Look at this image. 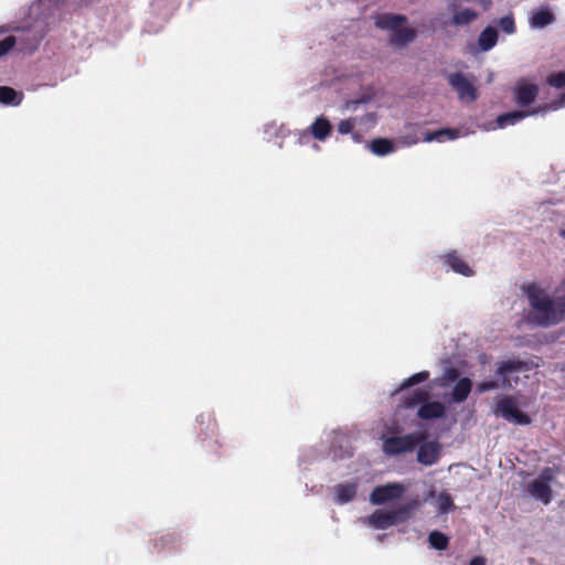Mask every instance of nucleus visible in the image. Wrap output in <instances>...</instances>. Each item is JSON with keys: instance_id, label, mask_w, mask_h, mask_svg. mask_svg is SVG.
Listing matches in <instances>:
<instances>
[{"instance_id": "obj_1", "label": "nucleus", "mask_w": 565, "mask_h": 565, "mask_svg": "<svg viewBox=\"0 0 565 565\" xmlns=\"http://www.w3.org/2000/svg\"><path fill=\"white\" fill-rule=\"evenodd\" d=\"M529 303L533 309L531 321L539 326H552L565 319V298H551L542 288L531 285L526 288Z\"/></svg>"}, {"instance_id": "obj_2", "label": "nucleus", "mask_w": 565, "mask_h": 565, "mask_svg": "<svg viewBox=\"0 0 565 565\" xmlns=\"http://www.w3.org/2000/svg\"><path fill=\"white\" fill-rule=\"evenodd\" d=\"M537 365L533 362L520 361V360H509L501 362L497 369L495 375L499 377V381H486L478 384L477 391L479 393H484L498 387H511V375L515 373H521L525 371H531Z\"/></svg>"}, {"instance_id": "obj_3", "label": "nucleus", "mask_w": 565, "mask_h": 565, "mask_svg": "<svg viewBox=\"0 0 565 565\" xmlns=\"http://www.w3.org/2000/svg\"><path fill=\"white\" fill-rule=\"evenodd\" d=\"M446 79L450 87L457 93L458 99L463 103H473L478 98L476 78L460 72L449 73Z\"/></svg>"}, {"instance_id": "obj_4", "label": "nucleus", "mask_w": 565, "mask_h": 565, "mask_svg": "<svg viewBox=\"0 0 565 565\" xmlns=\"http://www.w3.org/2000/svg\"><path fill=\"white\" fill-rule=\"evenodd\" d=\"M423 434H408L401 437H390L383 443V450L386 455L394 456L403 452H409L423 441Z\"/></svg>"}, {"instance_id": "obj_5", "label": "nucleus", "mask_w": 565, "mask_h": 565, "mask_svg": "<svg viewBox=\"0 0 565 565\" xmlns=\"http://www.w3.org/2000/svg\"><path fill=\"white\" fill-rule=\"evenodd\" d=\"M494 413L497 416H501L513 424L527 425L531 423L530 417L522 413L510 397L501 398L497 404Z\"/></svg>"}, {"instance_id": "obj_6", "label": "nucleus", "mask_w": 565, "mask_h": 565, "mask_svg": "<svg viewBox=\"0 0 565 565\" xmlns=\"http://www.w3.org/2000/svg\"><path fill=\"white\" fill-rule=\"evenodd\" d=\"M404 491L405 487L398 482L379 486L371 492L370 501L374 505L384 504L392 500L399 499Z\"/></svg>"}, {"instance_id": "obj_7", "label": "nucleus", "mask_w": 565, "mask_h": 565, "mask_svg": "<svg viewBox=\"0 0 565 565\" xmlns=\"http://www.w3.org/2000/svg\"><path fill=\"white\" fill-rule=\"evenodd\" d=\"M332 126L330 121L323 117H318L307 130L300 132L299 142L302 143L308 140L309 135L319 141H324L331 134Z\"/></svg>"}, {"instance_id": "obj_8", "label": "nucleus", "mask_w": 565, "mask_h": 565, "mask_svg": "<svg viewBox=\"0 0 565 565\" xmlns=\"http://www.w3.org/2000/svg\"><path fill=\"white\" fill-rule=\"evenodd\" d=\"M537 94L539 86L536 84L529 83L525 79H520L514 88L515 103L520 107L531 105L535 100Z\"/></svg>"}, {"instance_id": "obj_9", "label": "nucleus", "mask_w": 565, "mask_h": 565, "mask_svg": "<svg viewBox=\"0 0 565 565\" xmlns=\"http://www.w3.org/2000/svg\"><path fill=\"white\" fill-rule=\"evenodd\" d=\"M440 456V445L437 441H427L419 446L417 460L422 465L431 466L437 462Z\"/></svg>"}, {"instance_id": "obj_10", "label": "nucleus", "mask_w": 565, "mask_h": 565, "mask_svg": "<svg viewBox=\"0 0 565 565\" xmlns=\"http://www.w3.org/2000/svg\"><path fill=\"white\" fill-rule=\"evenodd\" d=\"M529 494L543 502L544 504H548L552 500V489L550 484L544 482L543 480L534 479L527 484Z\"/></svg>"}, {"instance_id": "obj_11", "label": "nucleus", "mask_w": 565, "mask_h": 565, "mask_svg": "<svg viewBox=\"0 0 565 565\" xmlns=\"http://www.w3.org/2000/svg\"><path fill=\"white\" fill-rule=\"evenodd\" d=\"M407 22V18L403 14L382 13L375 17V25L382 30L395 31Z\"/></svg>"}, {"instance_id": "obj_12", "label": "nucleus", "mask_w": 565, "mask_h": 565, "mask_svg": "<svg viewBox=\"0 0 565 565\" xmlns=\"http://www.w3.org/2000/svg\"><path fill=\"white\" fill-rule=\"evenodd\" d=\"M554 13L547 7H542L532 12L529 23L532 29H543L554 23Z\"/></svg>"}, {"instance_id": "obj_13", "label": "nucleus", "mask_w": 565, "mask_h": 565, "mask_svg": "<svg viewBox=\"0 0 565 565\" xmlns=\"http://www.w3.org/2000/svg\"><path fill=\"white\" fill-rule=\"evenodd\" d=\"M364 523L379 530H384L394 525L390 510H376L364 520Z\"/></svg>"}, {"instance_id": "obj_14", "label": "nucleus", "mask_w": 565, "mask_h": 565, "mask_svg": "<svg viewBox=\"0 0 565 565\" xmlns=\"http://www.w3.org/2000/svg\"><path fill=\"white\" fill-rule=\"evenodd\" d=\"M418 507H419V500L413 499L412 501L404 503L395 509H391L390 512H391L394 525L408 520L411 518L412 513L416 509H418Z\"/></svg>"}, {"instance_id": "obj_15", "label": "nucleus", "mask_w": 565, "mask_h": 565, "mask_svg": "<svg viewBox=\"0 0 565 565\" xmlns=\"http://www.w3.org/2000/svg\"><path fill=\"white\" fill-rule=\"evenodd\" d=\"M529 115V113L522 110H513L510 113L502 114L498 116V118L495 119V124L491 127H487V129L504 128L507 126L514 125Z\"/></svg>"}, {"instance_id": "obj_16", "label": "nucleus", "mask_w": 565, "mask_h": 565, "mask_svg": "<svg viewBox=\"0 0 565 565\" xmlns=\"http://www.w3.org/2000/svg\"><path fill=\"white\" fill-rule=\"evenodd\" d=\"M445 406L440 402H428L418 409V416L423 419L440 418L445 415Z\"/></svg>"}, {"instance_id": "obj_17", "label": "nucleus", "mask_w": 565, "mask_h": 565, "mask_svg": "<svg viewBox=\"0 0 565 565\" xmlns=\"http://www.w3.org/2000/svg\"><path fill=\"white\" fill-rule=\"evenodd\" d=\"M335 493V501L339 504H344L353 500L356 494V483H340L333 488Z\"/></svg>"}, {"instance_id": "obj_18", "label": "nucleus", "mask_w": 565, "mask_h": 565, "mask_svg": "<svg viewBox=\"0 0 565 565\" xmlns=\"http://www.w3.org/2000/svg\"><path fill=\"white\" fill-rule=\"evenodd\" d=\"M472 382L468 377L460 379L452 392H451V401L455 403H461L467 399L471 392Z\"/></svg>"}, {"instance_id": "obj_19", "label": "nucleus", "mask_w": 565, "mask_h": 565, "mask_svg": "<svg viewBox=\"0 0 565 565\" xmlns=\"http://www.w3.org/2000/svg\"><path fill=\"white\" fill-rule=\"evenodd\" d=\"M367 148L376 156L383 157L395 151L393 141L386 138H377L367 143Z\"/></svg>"}, {"instance_id": "obj_20", "label": "nucleus", "mask_w": 565, "mask_h": 565, "mask_svg": "<svg viewBox=\"0 0 565 565\" xmlns=\"http://www.w3.org/2000/svg\"><path fill=\"white\" fill-rule=\"evenodd\" d=\"M498 41V32L492 26H487L479 35L478 45L481 51L487 52L491 50Z\"/></svg>"}, {"instance_id": "obj_21", "label": "nucleus", "mask_w": 565, "mask_h": 565, "mask_svg": "<svg viewBox=\"0 0 565 565\" xmlns=\"http://www.w3.org/2000/svg\"><path fill=\"white\" fill-rule=\"evenodd\" d=\"M479 14L476 11L468 8H463L458 11H455V13L451 17L450 24L455 26L467 25L477 20Z\"/></svg>"}, {"instance_id": "obj_22", "label": "nucleus", "mask_w": 565, "mask_h": 565, "mask_svg": "<svg viewBox=\"0 0 565 565\" xmlns=\"http://www.w3.org/2000/svg\"><path fill=\"white\" fill-rule=\"evenodd\" d=\"M416 33L413 29L399 26L393 32L391 43L396 46H404L414 41Z\"/></svg>"}, {"instance_id": "obj_23", "label": "nucleus", "mask_w": 565, "mask_h": 565, "mask_svg": "<svg viewBox=\"0 0 565 565\" xmlns=\"http://www.w3.org/2000/svg\"><path fill=\"white\" fill-rule=\"evenodd\" d=\"M23 99V94L8 86H0V103L18 106Z\"/></svg>"}, {"instance_id": "obj_24", "label": "nucleus", "mask_w": 565, "mask_h": 565, "mask_svg": "<svg viewBox=\"0 0 565 565\" xmlns=\"http://www.w3.org/2000/svg\"><path fill=\"white\" fill-rule=\"evenodd\" d=\"M459 137L457 129L444 128L431 132H426L424 136L425 142L443 141L445 138L452 140Z\"/></svg>"}, {"instance_id": "obj_25", "label": "nucleus", "mask_w": 565, "mask_h": 565, "mask_svg": "<svg viewBox=\"0 0 565 565\" xmlns=\"http://www.w3.org/2000/svg\"><path fill=\"white\" fill-rule=\"evenodd\" d=\"M446 263L450 266V268L463 276H472L473 271L472 269L466 264L461 258L456 256L455 254H449L446 257Z\"/></svg>"}, {"instance_id": "obj_26", "label": "nucleus", "mask_w": 565, "mask_h": 565, "mask_svg": "<svg viewBox=\"0 0 565 565\" xmlns=\"http://www.w3.org/2000/svg\"><path fill=\"white\" fill-rule=\"evenodd\" d=\"M428 541L431 547L439 551L446 550L449 544L448 537L439 531H433L429 534Z\"/></svg>"}, {"instance_id": "obj_27", "label": "nucleus", "mask_w": 565, "mask_h": 565, "mask_svg": "<svg viewBox=\"0 0 565 565\" xmlns=\"http://www.w3.org/2000/svg\"><path fill=\"white\" fill-rule=\"evenodd\" d=\"M436 505H437L438 512L441 514L447 513L448 511L455 509L452 498L447 492L439 493V495L437 497V500H436Z\"/></svg>"}, {"instance_id": "obj_28", "label": "nucleus", "mask_w": 565, "mask_h": 565, "mask_svg": "<svg viewBox=\"0 0 565 565\" xmlns=\"http://www.w3.org/2000/svg\"><path fill=\"white\" fill-rule=\"evenodd\" d=\"M428 398V393L424 390H416L412 393L411 396H408L405 401H404V406L406 408H412L425 401H427Z\"/></svg>"}, {"instance_id": "obj_29", "label": "nucleus", "mask_w": 565, "mask_h": 565, "mask_svg": "<svg viewBox=\"0 0 565 565\" xmlns=\"http://www.w3.org/2000/svg\"><path fill=\"white\" fill-rule=\"evenodd\" d=\"M428 377H429V372H427V371L416 373V374L412 375L411 377H408L407 380H405L403 382V384L401 385L399 390H404V388L411 387L415 384H418L420 382H424Z\"/></svg>"}, {"instance_id": "obj_30", "label": "nucleus", "mask_w": 565, "mask_h": 565, "mask_svg": "<svg viewBox=\"0 0 565 565\" xmlns=\"http://www.w3.org/2000/svg\"><path fill=\"white\" fill-rule=\"evenodd\" d=\"M356 124H358V117H350V118L341 120L338 124L337 128L341 135H348L353 131Z\"/></svg>"}, {"instance_id": "obj_31", "label": "nucleus", "mask_w": 565, "mask_h": 565, "mask_svg": "<svg viewBox=\"0 0 565 565\" xmlns=\"http://www.w3.org/2000/svg\"><path fill=\"white\" fill-rule=\"evenodd\" d=\"M499 26L507 34H513L515 32V23L511 14L502 17L499 20Z\"/></svg>"}, {"instance_id": "obj_32", "label": "nucleus", "mask_w": 565, "mask_h": 565, "mask_svg": "<svg viewBox=\"0 0 565 565\" xmlns=\"http://www.w3.org/2000/svg\"><path fill=\"white\" fill-rule=\"evenodd\" d=\"M548 85L556 87V88H563L565 87V72H558L551 74L547 77Z\"/></svg>"}, {"instance_id": "obj_33", "label": "nucleus", "mask_w": 565, "mask_h": 565, "mask_svg": "<svg viewBox=\"0 0 565 565\" xmlns=\"http://www.w3.org/2000/svg\"><path fill=\"white\" fill-rule=\"evenodd\" d=\"M15 45L14 36H7L0 41V57L7 54Z\"/></svg>"}, {"instance_id": "obj_34", "label": "nucleus", "mask_w": 565, "mask_h": 565, "mask_svg": "<svg viewBox=\"0 0 565 565\" xmlns=\"http://www.w3.org/2000/svg\"><path fill=\"white\" fill-rule=\"evenodd\" d=\"M371 100V96H363L359 99H354V100H348L345 102L344 104V108L347 110H352V111H355L358 109V106L361 105V104H366Z\"/></svg>"}, {"instance_id": "obj_35", "label": "nucleus", "mask_w": 565, "mask_h": 565, "mask_svg": "<svg viewBox=\"0 0 565 565\" xmlns=\"http://www.w3.org/2000/svg\"><path fill=\"white\" fill-rule=\"evenodd\" d=\"M376 122V115L374 113L366 114L358 117V124L364 125L367 129L372 128Z\"/></svg>"}, {"instance_id": "obj_36", "label": "nucleus", "mask_w": 565, "mask_h": 565, "mask_svg": "<svg viewBox=\"0 0 565 565\" xmlns=\"http://www.w3.org/2000/svg\"><path fill=\"white\" fill-rule=\"evenodd\" d=\"M554 478H555L554 471L551 468H546L541 472L540 477L536 479L543 480L544 482H546L548 484L550 482H552L554 480Z\"/></svg>"}, {"instance_id": "obj_37", "label": "nucleus", "mask_w": 565, "mask_h": 565, "mask_svg": "<svg viewBox=\"0 0 565 565\" xmlns=\"http://www.w3.org/2000/svg\"><path fill=\"white\" fill-rule=\"evenodd\" d=\"M486 558L483 556H476L470 561L469 565H486Z\"/></svg>"}, {"instance_id": "obj_38", "label": "nucleus", "mask_w": 565, "mask_h": 565, "mask_svg": "<svg viewBox=\"0 0 565 565\" xmlns=\"http://www.w3.org/2000/svg\"><path fill=\"white\" fill-rule=\"evenodd\" d=\"M447 10L452 12V14L455 13V11H458L456 0H449L447 2Z\"/></svg>"}, {"instance_id": "obj_39", "label": "nucleus", "mask_w": 565, "mask_h": 565, "mask_svg": "<svg viewBox=\"0 0 565 565\" xmlns=\"http://www.w3.org/2000/svg\"><path fill=\"white\" fill-rule=\"evenodd\" d=\"M563 106H565V97H563V98H562L561 100H558V102L553 103V104L551 105V108L555 110V109H558V108H561V107H563Z\"/></svg>"}, {"instance_id": "obj_40", "label": "nucleus", "mask_w": 565, "mask_h": 565, "mask_svg": "<svg viewBox=\"0 0 565 565\" xmlns=\"http://www.w3.org/2000/svg\"><path fill=\"white\" fill-rule=\"evenodd\" d=\"M351 138L356 143L362 142V140H363L362 136L359 132H354V131L351 132Z\"/></svg>"}, {"instance_id": "obj_41", "label": "nucleus", "mask_w": 565, "mask_h": 565, "mask_svg": "<svg viewBox=\"0 0 565 565\" xmlns=\"http://www.w3.org/2000/svg\"><path fill=\"white\" fill-rule=\"evenodd\" d=\"M562 235L565 236V232H563Z\"/></svg>"}]
</instances>
